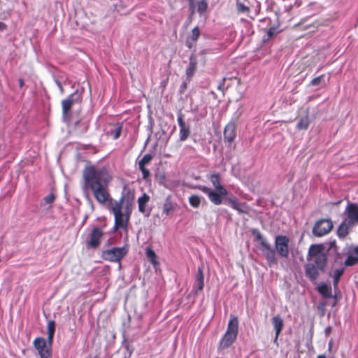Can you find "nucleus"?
Wrapping results in <instances>:
<instances>
[{"instance_id":"34","label":"nucleus","mask_w":358,"mask_h":358,"mask_svg":"<svg viewBox=\"0 0 358 358\" xmlns=\"http://www.w3.org/2000/svg\"><path fill=\"white\" fill-rule=\"evenodd\" d=\"M320 84H324V85L325 84V82H324V75L319 76L313 78L310 81V85H313V86L318 85H320Z\"/></svg>"},{"instance_id":"44","label":"nucleus","mask_w":358,"mask_h":358,"mask_svg":"<svg viewBox=\"0 0 358 358\" xmlns=\"http://www.w3.org/2000/svg\"><path fill=\"white\" fill-rule=\"evenodd\" d=\"M7 28L6 24L4 22H0V31H3Z\"/></svg>"},{"instance_id":"5","label":"nucleus","mask_w":358,"mask_h":358,"mask_svg":"<svg viewBox=\"0 0 358 358\" xmlns=\"http://www.w3.org/2000/svg\"><path fill=\"white\" fill-rule=\"evenodd\" d=\"M199 190H201L203 193L208 195V197L211 203L215 205H220L223 202L224 203V200L223 197L227 196L228 192L226 189H222L220 190H213L206 186L199 185L197 187Z\"/></svg>"},{"instance_id":"29","label":"nucleus","mask_w":358,"mask_h":358,"mask_svg":"<svg viewBox=\"0 0 358 358\" xmlns=\"http://www.w3.org/2000/svg\"><path fill=\"white\" fill-rule=\"evenodd\" d=\"M210 180L215 190L225 189L220 183L219 174H212L210 177Z\"/></svg>"},{"instance_id":"9","label":"nucleus","mask_w":358,"mask_h":358,"mask_svg":"<svg viewBox=\"0 0 358 358\" xmlns=\"http://www.w3.org/2000/svg\"><path fill=\"white\" fill-rule=\"evenodd\" d=\"M333 228V223L329 219L318 220L313 228V234L317 237H322L329 233Z\"/></svg>"},{"instance_id":"42","label":"nucleus","mask_w":358,"mask_h":358,"mask_svg":"<svg viewBox=\"0 0 358 358\" xmlns=\"http://www.w3.org/2000/svg\"><path fill=\"white\" fill-rule=\"evenodd\" d=\"M331 329H332L331 327H330V326H328L327 327L325 328V329H324V334H325L326 337L329 336V334L331 332Z\"/></svg>"},{"instance_id":"32","label":"nucleus","mask_w":358,"mask_h":358,"mask_svg":"<svg viewBox=\"0 0 358 358\" xmlns=\"http://www.w3.org/2000/svg\"><path fill=\"white\" fill-rule=\"evenodd\" d=\"M278 33L277 28L275 27H270L268 31H266V34L263 36L262 41L264 43H266L268 41L270 38H273L274 36L276 35Z\"/></svg>"},{"instance_id":"31","label":"nucleus","mask_w":358,"mask_h":358,"mask_svg":"<svg viewBox=\"0 0 358 358\" xmlns=\"http://www.w3.org/2000/svg\"><path fill=\"white\" fill-rule=\"evenodd\" d=\"M310 124V120L308 116H304L300 118L296 124V129L299 130L307 129Z\"/></svg>"},{"instance_id":"21","label":"nucleus","mask_w":358,"mask_h":358,"mask_svg":"<svg viewBox=\"0 0 358 358\" xmlns=\"http://www.w3.org/2000/svg\"><path fill=\"white\" fill-rule=\"evenodd\" d=\"M354 225L344 220L337 229V234L339 238H344L348 234L350 229Z\"/></svg>"},{"instance_id":"27","label":"nucleus","mask_w":358,"mask_h":358,"mask_svg":"<svg viewBox=\"0 0 358 358\" xmlns=\"http://www.w3.org/2000/svg\"><path fill=\"white\" fill-rule=\"evenodd\" d=\"M344 272V268H339L334 271L333 274V285L335 290L338 289L340 278L343 275Z\"/></svg>"},{"instance_id":"24","label":"nucleus","mask_w":358,"mask_h":358,"mask_svg":"<svg viewBox=\"0 0 358 358\" xmlns=\"http://www.w3.org/2000/svg\"><path fill=\"white\" fill-rule=\"evenodd\" d=\"M123 122H118L113 124L112 127L107 131L108 136H113L114 140L117 139L121 134L122 130Z\"/></svg>"},{"instance_id":"39","label":"nucleus","mask_w":358,"mask_h":358,"mask_svg":"<svg viewBox=\"0 0 358 358\" xmlns=\"http://www.w3.org/2000/svg\"><path fill=\"white\" fill-rule=\"evenodd\" d=\"M188 4L189 11L191 12V13H194L196 8V4L195 3V1H188Z\"/></svg>"},{"instance_id":"37","label":"nucleus","mask_w":358,"mask_h":358,"mask_svg":"<svg viewBox=\"0 0 358 358\" xmlns=\"http://www.w3.org/2000/svg\"><path fill=\"white\" fill-rule=\"evenodd\" d=\"M237 9L239 12L241 13H246L249 11V8L246 6H245L243 3L237 1L236 3Z\"/></svg>"},{"instance_id":"30","label":"nucleus","mask_w":358,"mask_h":358,"mask_svg":"<svg viewBox=\"0 0 358 358\" xmlns=\"http://www.w3.org/2000/svg\"><path fill=\"white\" fill-rule=\"evenodd\" d=\"M145 255L146 257L152 265L156 266L157 264H159L157 260V255L155 251L151 248H147L145 249Z\"/></svg>"},{"instance_id":"10","label":"nucleus","mask_w":358,"mask_h":358,"mask_svg":"<svg viewBox=\"0 0 358 358\" xmlns=\"http://www.w3.org/2000/svg\"><path fill=\"white\" fill-rule=\"evenodd\" d=\"M33 345L37 350L40 358H52L51 348L47 345V341L44 338H36L33 341Z\"/></svg>"},{"instance_id":"17","label":"nucleus","mask_w":358,"mask_h":358,"mask_svg":"<svg viewBox=\"0 0 358 358\" xmlns=\"http://www.w3.org/2000/svg\"><path fill=\"white\" fill-rule=\"evenodd\" d=\"M237 336L229 334L227 332L224 334L222 339L220 341L219 349L224 350L231 346L236 341Z\"/></svg>"},{"instance_id":"15","label":"nucleus","mask_w":358,"mask_h":358,"mask_svg":"<svg viewBox=\"0 0 358 358\" xmlns=\"http://www.w3.org/2000/svg\"><path fill=\"white\" fill-rule=\"evenodd\" d=\"M204 287V275L203 266H199L197 273L195 276V281L193 285V291L197 294L199 291H201Z\"/></svg>"},{"instance_id":"3","label":"nucleus","mask_w":358,"mask_h":358,"mask_svg":"<svg viewBox=\"0 0 358 358\" xmlns=\"http://www.w3.org/2000/svg\"><path fill=\"white\" fill-rule=\"evenodd\" d=\"M252 234L254 236L255 241H258L263 247L262 251L267 260L268 264L271 266L277 264V258L275 255L276 251L273 249L267 240L262 236L261 232L257 229L252 230Z\"/></svg>"},{"instance_id":"11","label":"nucleus","mask_w":358,"mask_h":358,"mask_svg":"<svg viewBox=\"0 0 358 358\" xmlns=\"http://www.w3.org/2000/svg\"><path fill=\"white\" fill-rule=\"evenodd\" d=\"M177 122L179 126V141H185L191 134V127L189 123L184 121L182 113H178Z\"/></svg>"},{"instance_id":"35","label":"nucleus","mask_w":358,"mask_h":358,"mask_svg":"<svg viewBox=\"0 0 358 358\" xmlns=\"http://www.w3.org/2000/svg\"><path fill=\"white\" fill-rule=\"evenodd\" d=\"M48 334L55 335V322L54 320H50L47 325Z\"/></svg>"},{"instance_id":"49","label":"nucleus","mask_w":358,"mask_h":358,"mask_svg":"<svg viewBox=\"0 0 358 358\" xmlns=\"http://www.w3.org/2000/svg\"><path fill=\"white\" fill-rule=\"evenodd\" d=\"M186 45H187V46L188 48H191V44L189 43V41H187V42H186Z\"/></svg>"},{"instance_id":"14","label":"nucleus","mask_w":358,"mask_h":358,"mask_svg":"<svg viewBox=\"0 0 358 358\" xmlns=\"http://www.w3.org/2000/svg\"><path fill=\"white\" fill-rule=\"evenodd\" d=\"M224 203L229 205L233 209L237 210L239 213L248 214L249 207L245 202H239L234 196L227 197L224 199Z\"/></svg>"},{"instance_id":"50","label":"nucleus","mask_w":358,"mask_h":358,"mask_svg":"<svg viewBox=\"0 0 358 358\" xmlns=\"http://www.w3.org/2000/svg\"><path fill=\"white\" fill-rule=\"evenodd\" d=\"M331 342H330V343H329V349H330V348H331Z\"/></svg>"},{"instance_id":"46","label":"nucleus","mask_w":358,"mask_h":358,"mask_svg":"<svg viewBox=\"0 0 358 358\" xmlns=\"http://www.w3.org/2000/svg\"><path fill=\"white\" fill-rule=\"evenodd\" d=\"M278 336L275 334V338L273 339V343H276L278 341Z\"/></svg>"},{"instance_id":"40","label":"nucleus","mask_w":358,"mask_h":358,"mask_svg":"<svg viewBox=\"0 0 358 358\" xmlns=\"http://www.w3.org/2000/svg\"><path fill=\"white\" fill-rule=\"evenodd\" d=\"M54 335L53 334H48V338L46 340L47 341V345L48 347L52 346V342H53Z\"/></svg>"},{"instance_id":"51","label":"nucleus","mask_w":358,"mask_h":358,"mask_svg":"<svg viewBox=\"0 0 358 358\" xmlns=\"http://www.w3.org/2000/svg\"><path fill=\"white\" fill-rule=\"evenodd\" d=\"M187 1H195V0H187Z\"/></svg>"},{"instance_id":"41","label":"nucleus","mask_w":358,"mask_h":358,"mask_svg":"<svg viewBox=\"0 0 358 358\" xmlns=\"http://www.w3.org/2000/svg\"><path fill=\"white\" fill-rule=\"evenodd\" d=\"M187 83L186 82H183L180 86L179 92L180 94H183L185 92V90L187 89Z\"/></svg>"},{"instance_id":"13","label":"nucleus","mask_w":358,"mask_h":358,"mask_svg":"<svg viewBox=\"0 0 358 358\" xmlns=\"http://www.w3.org/2000/svg\"><path fill=\"white\" fill-rule=\"evenodd\" d=\"M345 213L346 214V217L345 218L346 221L353 225L358 223L357 204L348 202L345 208Z\"/></svg>"},{"instance_id":"25","label":"nucleus","mask_w":358,"mask_h":358,"mask_svg":"<svg viewBox=\"0 0 358 358\" xmlns=\"http://www.w3.org/2000/svg\"><path fill=\"white\" fill-rule=\"evenodd\" d=\"M176 203H174L172 201L171 196H168L164 203L163 205V213L166 215H169L171 212L173 211L175 209Z\"/></svg>"},{"instance_id":"7","label":"nucleus","mask_w":358,"mask_h":358,"mask_svg":"<svg viewBox=\"0 0 358 358\" xmlns=\"http://www.w3.org/2000/svg\"><path fill=\"white\" fill-rule=\"evenodd\" d=\"M103 236V231L99 227H94L88 234L86 247L88 249H96L99 247Z\"/></svg>"},{"instance_id":"36","label":"nucleus","mask_w":358,"mask_h":358,"mask_svg":"<svg viewBox=\"0 0 358 358\" xmlns=\"http://www.w3.org/2000/svg\"><path fill=\"white\" fill-rule=\"evenodd\" d=\"M200 36V31L199 27H195L192 30L191 39L193 41H196Z\"/></svg>"},{"instance_id":"43","label":"nucleus","mask_w":358,"mask_h":358,"mask_svg":"<svg viewBox=\"0 0 358 358\" xmlns=\"http://www.w3.org/2000/svg\"><path fill=\"white\" fill-rule=\"evenodd\" d=\"M55 83H56L57 86L59 89L60 92L62 94H63L64 93V88H63V87L62 85V83L59 80H55Z\"/></svg>"},{"instance_id":"26","label":"nucleus","mask_w":358,"mask_h":358,"mask_svg":"<svg viewBox=\"0 0 358 358\" xmlns=\"http://www.w3.org/2000/svg\"><path fill=\"white\" fill-rule=\"evenodd\" d=\"M272 324L273 325L275 334L277 335V336H279L284 327V322L282 319L281 318L280 316L276 315L273 317Z\"/></svg>"},{"instance_id":"19","label":"nucleus","mask_w":358,"mask_h":358,"mask_svg":"<svg viewBox=\"0 0 358 358\" xmlns=\"http://www.w3.org/2000/svg\"><path fill=\"white\" fill-rule=\"evenodd\" d=\"M316 289L325 299L333 297L331 287L329 286L326 282H320Z\"/></svg>"},{"instance_id":"45","label":"nucleus","mask_w":358,"mask_h":358,"mask_svg":"<svg viewBox=\"0 0 358 358\" xmlns=\"http://www.w3.org/2000/svg\"><path fill=\"white\" fill-rule=\"evenodd\" d=\"M24 85V80L22 78L19 79V86L20 88H22Z\"/></svg>"},{"instance_id":"20","label":"nucleus","mask_w":358,"mask_h":358,"mask_svg":"<svg viewBox=\"0 0 358 358\" xmlns=\"http://www.w3.org/2000/svg\"><path fill=\"white\" fill-rule=\"evenodd\" d=\"M238 320L236 316L231 315L230 320L228 322L227 329L226 332L227 334H231L234 335H238Z\"/></svg>"},{"instance_id":"8","label":"nucleus","mask_w":358,"mask_h":358,"mask_svg":"<svg viewBox=\"0 0 358 358\" xmlns=\"http://www.w3.org/2000/svg\"><path fill=\"white\" fill-rule=\"evenodd\" d=\"M289 239L287 236L278 235L275 238V250L282 258H287L289 256Z\"/></svg>"},{"instance_id":"38","label":"nucleus","mask_w":358,"mask_h":358,"mask_svg":"<svg viewBox=\"0 0 358 358\" xmlns=\"http://www.w3.org/2000/svg\"><path fill=\"white\" fill-rule=\"evenodd\" d=\"M43 200L46 203L51 204L55 201V196L53 194H49L43 198Z\"/></svg>"},{"instance_id":"23","label":"nucleus","mask_w":358,"mask_h":358,"mask_svg":"<svg viewBox=\"0 0 358 358\" xmlns=\"http://www.w3.org/2000/svg\"><path fill=\"white\" fill-rule=\"evenodd\" d=\"M196 69V59L191 56L189 58V63L186 69L185 74H186V79L188 82L190 81L191 78H192L193 75L195 73Z\"/></svg>"},{"instance_id":"2","label":"nucleus","mask_w":358,"mask_h":358,"mask_svg":"<svg viewBox=\"0 0 358 358\" xmlns=\"http://www.w3.org/2000/svg\"><path fill=\"white\" fill-rule=\"evenodd\" d=\"M308 262L305 264V275L315 282L320 274L324 272L327 264V255L322 245H312L308 249Z\"/></svg>"},{"instance_id":"6","label":"nucleus","mask_w":358,"mask_h":358,"mask_svg":"<svg viewBox=\"0 0 358 358\" xmlns=\"http://www.w3.org/2000/svg\"><path fill=\"white\" fill-rule=\"evenodd\" d=\"M128 250L125 246L123 247H113L110 249L103 250L101 257L104 260L119 262L126 256Z\"/></svg>"},{"instance_id":"16","label":"nucleus","mask_w":358,"mask_h":358,"mask_svg":"<svg viewBox=\"0 0 358 358\" xmlns=\"http://www.w3.org/2000/svg\"><path fill=\"white\" fill-rule=\"evenodd\" d=\"M152 159V156L150 154H146L138 162V169L143 174V179H147L150 175V171L145 168V165L149 164Z\"/></svg>"},{"instance_id":"22","label":"nucleus","mask_w":358,"mask_h":358,"mask_svg":"<svg viewBox=\"0 0 358 358\" xmlns=\"http://www.w3.org/2000/svg\"><path fill=\"white\" fill-rule=\"evenodd\" d=\"M150 200V196L144 193L141 197L138 199V210L148 216L150 213V210H146L145 206Z\"/></svg>"},{"instance_id":"1","label":"nucleus","mask_w":358,"mask_h":358,"mask_svg":"<svg viewBox=\"0 0 358 358\" xmlns=\"http://www.w3.org/2000/svg\"><path fill=\"white\" fill-rule=\"evenodd\" d=\"M83 189L91 191L98 203L104 204L110 202V210L115 217L113 231H115L118 229L127 230L130 217L129 208L127 206L124 212H122L124 197L122 196L118 201L110 197L108 186L111 177L108 170L104 167L87 166L83 170Z\"/></svg>"},{"instance_id":"48","label":"nucleus","mask_w":358,"mask_h":358,"mask_svg":"<svg viewBox=\"0 0 358 358\" xmlns=\"http://www.w3.org/2000/svg\"><path fill=\"white\" fill-rule=\"evenodd\" d=\"M317 358H326V356L324 355H320Z\"/></svg>"},{"instance_id":"12","label":"nucleus","mask_w":358,"mask_h":358,"mask_svg":"<svg viewBox=\"0 0 358 358\" xmlns=\"http://www.w3.org/2000/svg\"><path fill=\"white\" fill-rule=\"evenodd\" d=\"M236 126L233 122H229L224 129L223 139L228 147L231 146L236 136Z\"/></svg>"},{"instance_id":"47","label":"nucleus","mask_w":358,"mask_h":358,"mask_svg":"<svg viewBox=\"0 0 358 358\" xmlns=\"http://www.w3.org/2000/svg\"><path fill=\"white\" fill-rule=\"evenodd\" d=\"M324 306V303H320V304L319 305L318 308H322V309H323Z\"/></svg>"},{"instance_id":"33","label":"nucleus","mask_w":358,"mask_h":358,"mask_svg":"<svg viewBox=\"0 0 358 358\" xmlns=\"http://www.w3.org/2000/svg\"><path fill=\"white\" fill-rule=\"evenodd\" d=\"M208 8V3L206 0H200L196 3L197 12L200 14H203Z\"/></svg>"},{"instance_id":"4","label":"nucleus","mask_w":358,"mask_h":358,"mask_svg":"<svg viewBox=\"0 0 358 358\" xmlns=\"http://www.w3.org/2000/svg\"><path fill=\"white\" fill-rule=\"evenodd\" d=\"M81 100L80 94L78 90L68 96V97L62 101V119L64 122H67L71 119V109L72 106Z\"/></svg>"},{"instance_id":"18","label":"nucleus","mask_w":358,"mask_h":358,"mask_svg":"<svg viewBox=\"0 0 358 358\" xmlns=\"http://www.w3.org/2000/svg\"><path fill=\"white\" fill-rule=\"evenodd\" d=\"M358 264V246L350 250L344 264L346 266H352Z\"/></svg>"},{"instance_id":"28","label":"nucleus","mask_w":358,"mask_h":358,"mask_svg":"<svg viewBox=\"0 0 358 358\" xmlns=\"http://www.w3.org/2000/svg\"><path fill=\"white\" fill-rule=\"evenodd\" d=\"M202 200H204L203 197L197 194H192L188 199L190 206L194 208L199 207Z\"/></svg>"}]
</instances>
